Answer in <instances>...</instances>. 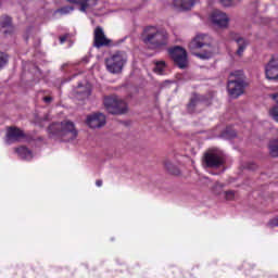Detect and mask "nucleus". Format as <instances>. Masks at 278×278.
Returning a JSON list of instances; mask_svg holds the SVG:
<instances>
[{
  "label": "nucleus",
  "mask_w": 278,
  "mask_h": 278,
  "mask_svg": "<svg viewBox=\"0 0 278 278\" xmlns=\"http://www.w3.org/2000/svg\"><path fill=\"white\" fill-rule=\"evenodd\" d=\"M270 99H273V101H275L278 104V92L270 94Z\"/></svg>",
  "instance_id": "obj_29"
},
{
  "label": "nucleus",
  "mask_w": 278,
  "mask_h": 278,
  "mask_svg": "<svg viewBox=\"0 0 278 278\" xmlns=\"http://www.w3.org/2000/svg\"><path fill=\"white\" fill-rule=\"evenodd\" d=\"M75 11V7H64L59 10L60 14H71V12Z\"/></svg>",
  "instance_id": "obj_24"
},
{
  "label": "nucleus",
  "mask_w": 278,
  "mask_h": 278,
  "mask_svg": "<svg viewBox=\"0 0 278 278\" xmlns=\"http://www.w3.org/2000/svg\"><path fill=\"white\" fill-rule=\"evenodd\" d=\"M197 105H201V102L199 99L192 98L188 104L189 112H194V108H197Z\"/></svg>",
  "instance_id": "obj_22"
},
{
  "label": "nucleus",
  "mask_w": 278,
  "mask_h": 278,
  "mask_svg": "<svg viewBox=\"0 0 278 278\" xmlns=\"http://www.w3.org/2000/svg\"><path fill=\"white\" fill-rule=\"evenodd\" d=\"M60 42H61V45H64V42H66V36L61 37Z\"/></svg>",
  "instance_id": "obj_32"
},
{
  "label": "nucleus",
  "mask_w": 278,
  "mask_h": 278,
  "mask_svg": "<svg viewBox=\"0 0 278 278\" xmlns=\"http://www.w3.org/2000/svg\"><path fill=\"white\" fill-rule=\"evenodd\" d=\"M197 0H174L173 5L180 12H188L194 8Z\"/></svg>",
  "instance_id": "obj_15"
},
{
  "label": "nucleus",
  "mask_w": 278,
  "mask_h": 278,
  "mask_svg": "<svg viewBox=\"0 0 278 278\" xmlns=\"http://www.w3.org/2000/svg\"><path fill=\"white\" fill-rule=\"evenodd\" d=\"M86 124L91 129H99L105 125V115L102 113H92L87 116Z\"/></svg>",
  "instance_id": "obj_12"
},
{
  "label": "nucleus",
  "mask_w": 278,
  "mask_h": 278,
  "mask_svg": "<svg viewBox=\"0 0 278 278\" xmlns=\"http://www.w3.org/2000/svg\"><path fill=\"white\" fill-rule=\"evenodd\" d=\"M4 22H2L3 27H8L12 23V20L9 16H4Z\"/></svg>",
  "instance_id": "obj_28"
},
{
  "label": "nucleus",
  "mask_w": 278,
  "mask_h": 278,
  "mask_svg": "<svg viewBox=\"0 0 278 278\" xmlns=\"http://www.w3.org/2000/svg\"><path fill=\"white\" fill-rule=\"evenodd\" d=\"M67 3H72L73 5H78V10L83 14H90L94 12L97 8H99V3L101 0H65Z\"/></svg>",
  "instance_id": "obj_8"
},
{
  "label": "nucleus",
  "mask_w": 278,
  "mask_h": 278,
  "mask_svg": "<svg viewBox=\"0 0 278 278\" xmlns=\"http://www.w3.org/2000/svg\"><path fill=\"white\" fill-rule=\"evenodd\" d=\"M203 164L208 168H218L225 164V154L220 150H211L204 154Z\"/></svg>",
  "instance_id": "obj_7"
},
{
  "label": "nucleus",
  "mask_w": 278,
  "mask_h": 278,
  "mask_svg": "<svg viewBox=\"0 0 278 278\" xmlns=\"http://www.w3.org/2000/svg\"><path fill=\"white\" fill-rule=\"evenodd\" d=\"M104 108L110 114H125L127 112V102L117 96L104 98Z\"/></svg>",
  "instance_id": "obj_6"
},
{
  "label": "nucleus",
  "mask_w": 278,
  "mask_h": 278,
  "mask_svg": "<svg viewBox=\"0 0 278 278\" xmlns=\"http://www.w3.org/2000/svg\"><path fill=\"white\" fill-rule=\"evenodd\" d=\"M163 165L165 170H167V173H169V175H181V172L179 170V167H177V165H175V163H173V161L168 157L163 160Z\"/></svg>",
  "instance_id": "obj_16"
},
{
  "label": "nucleus",
  "mask_w": 278,
  "mask_h": 278,
  "mask_svg": "<svg viewBox=\"0 0 278 278\" xmlns=\"http://www.w3.org/2000/svg\"><path fill=\"white\" fill-rule=\"evenodd\" d=\"M268 114L271 121L278 123V105H274L273 108H270Z\"/></svg>",
  "instance_id": "obj_20"
},
{
  "label": "nucleus",
  "mask_w": 278,
  "mask_h": 278,
  "mask_svg": "<svg viewBox=\"0 0 278 278\" xmlns=\"http://www.w3.org/2000/svg\"><path fill=\"white\" fill-rule=\"evenodd\" d=\"M48 134H50V136L61 138L63 142H71V140H75V138H77V129H75V124L72 122L52 124L48 128Z\"/></svg>",
  "instance_id": "obj_2"
},
{
  "label": "nucleus",
  "mask_w": 278,
  "mask_h": 278,
  "mask_svg": "<svg viewBox=\"0 0 278 278\" xmlns=\"http://www.w3.org/2000/svg\"><path fill=\"white\" fill-rule=\"evenodd\" d=\"M211 23L213 25H216V27H228L229 26V16H227V13L220 11V10H215L211 13Z\"/></svg>",
  "instance_id": "obj_11"
},
{
  "label": "nucleus",
  "mask_w": 278,
  "mask_h": 278,
  "mask_svg": "<svg viewBox=\"0 0 278 278\" xmlns=\"http://www.w3.org/2000/svg\"><path fill=\"white\" fill-rule=\"evenodd\" d=\"M169 55L179 68H186L188 66V53L186 52V49L175 47L169 50Z\"/></svg>",
  "instance_id": "obj_9"
},
{
  "label": "nucleus",
  "mask_w": 278,
  "mask_h": 278,
  "mask_svg": "<svg viewBox=\"0 0 278 278\" xmlns=\"http://www.w3.org/2000/svg\"><path fill=\"white\" fill-rule=\"evenodd\" d=\"M8 64V55L3 52H0V71Z\"/></svg>",
  "instance_id": "obj_23"
},
{
  "label": "nucleus",
  "mask_w": 278,
  "mask_h": 278,
  "mask_svg": "<svg viewBox=\"0 0 278 278\" xmlns=\"http://www.w3.org/2000/svg\"><path fill=\"white\" fill-rule=\"evenodd\" d=\"M269 227H278V216L268 222Z\"/></svg>",
  "instance_id": "obj_27"
},
{
  "label": "nucleus",
  "mask_w": 278,
  "mask_h": 278,
  "mask_svg": "<svg viewBox=\"0 0 278 278\" xmlns=\"http://www.w3.org/2000/svg\"><path fill=\"white\" fill-rule=\"evenodd\" d=\"M92 91V88L90 87L89 84L83 86L79 85L76 88V98L78 99H88L90 97V92Z\"/></svg>",
  "instance_id": "obj_17"
},
{
  "label": "nucleus",
  "mask_w": 278,
  "mask_h": 278,
  "mask_svg": "<svg viewBox=\"0 0 278 278\" xmlns=\"http://www.w3.org/2000/svg\"><path fill=\"white\" fill-rule=\"evenodd\" d=\"M244 73L242 71H235L230 73L228 80V92L232 99H238L241 94H244Z\"/></svg>",
  "instance_id": "obj_3"
},
{
  "label": "nucleus",
  "mask_w": 278,
  "mask_h": 278,
  "mask_svg": "<svg viewBox=\"0 0 278 278\" xmlns=\"http://www.w3.org/2000/svg\"><path fill=\"white\" fill-rule=\"evenodd\" d=\"M25 138V134L17 127H9L7 129V142L8 144H12V142H20Z\"/></svg>",
  "instance_id": "obj_14"
},
{
  "label": "nucleus",
  "mask_w": 278,
  "mask_h": 278,
  "mask_svg": "<svg viewBox=\"0 0 278 278\" xmlns=\"http://www.w3.org/2000/svg\"><path fill=\"white\" fill-rule=\"evenodd\" d=\"M164 68H166V63H164V61L156 62L154 73L162 75L164 73Z\"/></svg>",
  "instance_id": "obj_21"
},
{
  "label": "nucleus",
  "mask_w": 278,
  "mask_h": 278,
  "mask_svg": "<svg viewBox=\"0 0 278 278\" xmlns=\"http://www.w3.org/2000/svg\"><path fill=\"white\" fill-rule=\"evenodd\" d=\"M214 192H215V194H223V184H216L215 186H214Z\"/></svg>",
  "instance_id": "obj_26"
},
{
  "label": "nucleus",
  "mask_w": 278,
  "mask_h": 278,
  "mask_svg": "<svg viewBox=\"0 0 278 278\" xmlns=\"http://www.w3.org/2000/svg\"><path fill=\"white\" fill-rule=\"evenodd\" d=\"M265 75L268 79H278V56H273L265 65Z\"/></svg>",
  "instance_id": "obj_13"
},
{
  "label": "nucleus",
  "mask_w": 278,
  "mask_h": 278,
  "mask_svg": "<svg viewBox=\"0 0 278 278\" xmlns=\"http://www.w3.org/2000/svg\"><path fill=\"white\" fill-rule=\"evenodd\" d=\"M170 35L166 28L148 26L143 29V42L150 49H164L168 46Z\"/></svg>",
  "instance_id": "obj_1"
},
{
  "label": "nucleus",
  "mask_w": 278,
  "mask_h": 278,
  "mask_svg": "<svg viewBox=\"0 0 278 278\" xmlns=\"http://www.w3.org/2000/svg\"><path fill=\"white\" fill-rule=\"evenodd\" d=\"M203 47H207L208 51L204 53H198L197 56L200 58V60H210V58L214 55V52H212V47L210 46V37L207 35H198L189 43L190 49H203Z\"/></svg>",
  "instance_id": "obj_5"
},
{
  "label": "nucleus",
  "mask_w": 278,
  "mask_h": 278,
  "mask_svg": "<svg viewBox=\"0 0 278 278\" xmlns=\"http://www.w3.org/2000/svg\"><path fill=\"white\" fill-rule=\"evenodd\" d=\"M43 101H45V103H51L52 98L51 97H45Z\"/></svg>",
  "instance_id": "obj_30"
},
{
  "label": "nucleus",
  "mask_w": 278,
  "mask_h": 278,
  "mask_svg": "<svg viewBox=\"0 0 278 278\" xmlns=\"http://www.w3.org/2000/svg\"><path fill=\"white\" fill-rule=\"evenodd\" d=\"M96 186H97L98 188H101V186H103V180H97V181H96Z\"/></svg>",
  "instance_id": "obj_31"
},
{
  "label": "nucleus",
  "mask_w": 278,
  "mask_h": 278,
  "mask_svg": "<svg viewBox=\"0 0 278 278\" xmlns=\"http://www.w3.org/2000/svg\"><path fill=\"white\" fill-rule=\"evenodd\" d=\"M15 153H17L18 157H21V160H31L34 157V153H31L29 151V149H27L26 147H20L15 149Z\"/></svg>",
  "instance_id": "obj_18"
},
{
  "label": "nucleus",
  "mask_w": 278,
  "mask_h": 278,
  "mask_svg": "<svg viewBox=\"0 0 278 278\" xmlns=\"http://www.w3.org/2000/svg\"><path fill=\"white\" fill-rule=\"evenodd\" d=\"M110 45H112V40L105 36L101 26H97L93 30V46L101 49V47H110Z\"/></svg>",
  "instance_id": "obj_10"
},
{
  "label": "nucleus",
  "mask_w": 278,
  "mask_h": 278,
  "mask_svg": "<svg viewBox=\"0 0 278 278\" xmlns=\"http://www.w3.org/2000/svg\"><path fill=\"white\" fill-rule=\"evenodd\" d=\"M109 73L118 74L123 71V66L127 64V53L117 51L105 60Z\"/></svg>",
  "instance_id": "obj_4"
},
{
  "label": "nucleus",
  "mask_w": 278,
  "mask_h": 278,
  "mask_svg": "<svg viewBox=\"0 0 278 278\" xmlns=\"http://www.w3.org/2000/svg\"><path fill=\"white\" fill-rule=\"evenodd\" d=\"M225 199L226 201H233V199H236V192L229 190V191H225Z\"/></svg>",
  "instance_id": "obj_25"
},
{
  "label": "nucleus",
  "mask_w": 278,
  "mask_h": 278,
  "mask_svg": "<svg viewBox=\"0 0 278 278\" xmlns=\"http://www.w3.org/2000/svg\"><path fill=\"white\" fill-rule=\"evenodd\" d=\"M236 42L238 45L237 54L242 55V53H244V50L247 49V46L249 45V42L247 40H244V38H238V39H236Z\"/></svg>",
  "instance_id": "obj_19"
}]
</instances>
